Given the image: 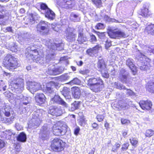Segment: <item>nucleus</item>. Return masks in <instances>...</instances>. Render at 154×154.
<instances>
[{"instance_id":"obj_21","label":"nucleus","mask_w":154,"mask_h":154,"mask_svg":"<svg viewBox=\"0 0 154 154\" xmlns=\"http://www.w3.org/2000/svg\"><path fill=\"white\" fill-rule=\"evenodd\" d=\"M48 112L53 116H57L61 115L62 111L60 108L52 106L50 107Z\"/></svg>"},{"instance_id":"obj_50","label":"nucleus","mask_w":154,"mask_h":154,"mask_svg":"<svg viewBox=\"0 0 154 154\" xmlns=\"http://www.w3.org/2000/svg\"><path fill=\"white\" fill-rule=\"evenodd\" d=\"M60 92L64 97H66V96L68 94L69 92L68 89L66 87H64L62 90H60Z\"/></svg>"},{"instance_id":"obj_7","label":"nucleus","mask_w":154,"mask_h":154,"mask_svg":"<svg viewBox=\"0 0 154 154\" xmlns=\"http://www.w3.org/2000/svg\"><path fill=\"white\" fill-rule=\"evenodd\" d=\"M6 134V138L10 140H12L15 137L17 140L20 142L24 143L26 141V135L24 132H22L17 135L9 130L8 133Z\"/></svg>"},{"instance_id":"obj_54","label":"nucleus","mask_w":154,"mask_h":154,"mask_svg":"<svg viewBox=\"0 0 154 154\" xmlns=\"http://www.w3.org/2000/svg\"><path fill=\"white\" fill-rule=\"evenodd\" d=\"M105 48L106 49H108L109 47L111 46V43L110 41H109L107 39L105 41Z\"/></svg>"},{"instance_id":"obj_53","label":"nucleus","mask_w":154,"mask_h":154,"mask_svg":"<svg viewBox=\"0 0 154 154\" xmlns=\"http://www.w3.org/2000/svg\"><path fill=\"white\" fill-rule=\"evenodd\" d=\"M36 16L35 15L31 14L30 15V22L32 23H34L36 19Z\"/></svg>"},{"instance_id":"obj_8","label":"nucleus","mask_w":154,"mask_h":154,"mask_svg":"<svg viewBox=\"0 0 154 154\" xmlns=\"http://www.w3.org/2000/svg\"><path fill=\"white\" fill-rule=\"evenodd\" d=\"M65 144V142L60 138L54 139L51 142V147L52 149L56 152L62 151Z\"/></svg>"},{"instance_id":"obj_34","label":"nucleus","mask_w":154,"mask_h":154,"mask_svg":"<svg viewBox=\"0 0 154 154\" xmlns=\"http://www.w3.org/2000/svg\"><path fill=\"white\" fill-rule=\"evenodd\" d=\"M87 40L86 36L84 35L83 33H79L78 34V37L77 41L80 44H82Z\"/></svg>"},{"instance_id":"obj_38","label":"nucleus","mask_w":154,"mask_h":154,"mask_svg":"<svg viewBox=\"0 0 154 154\" xmlns=\"http://www.w3.org/2000/svg\"><path fill=\"white\" fill-rule=\"evenodd\" d=\"M80 104L79 101H75L71 104V107L69 110L71 111H73L77 109Z\"/></svg>"},{"instance_id":"obj_29","label":"nucleus","mask_w":154,"mask_h":154,"mask_svg":"<svg viewBox=\"0 0 154 154\" xmlns=\"http://www.w3.org/2000/svg\"><path fill=\"white\" fill-rule=\"evenodd\" d=\"M48 70L50 74L56 75L62 73L64 71V69L63 67H60L52 69L49 68Z\"/></svg>"},{"instance_id":"obj_36","label":"nucleus","mask_w":154,"mask_h":154,"mask_svg":"<svg viewBox=\"0 0 154 154\" xmlns=\"http://www.w3.org/2000/svg\"><path fill=\"white\" fill-rule=\"evenodd\" d=\"M146 31L148 34L154 35V24L147 26L146 28Z\"/></svg>"},{"instance_id":"obj_32","label":"nucleus","mask_w":154,"mask_h":154,"mask_svg":"<svg viewBox=\"0 0 154 154\" xmlns=\"http://www.w3.org/2000/svg\"><path fill=\"white\" fill-rule=\"evenodd\" d=\"M70 19L74 22H79L80 20V18L79 15L78 14H76L72 12L70 15Z\"/></svg>"},{"instance_id":"obj_20","label":"nucleus","mask_w":154,"mask_h":154,"mask_svg":"<svg viewBox=\"0 0 154 154\" xmlns=\"http://www.w3.org/2000/svg\"><path fill=\"white\" fill-rule=\"evenodd\" d=\"M38 48L34 46H30L28 47L26 50V54H28L31 57V59L34 58L35 56L38 54Z\"/></svg>"},{"instance_id":"obj_17","label":"nucleus","mask_w":154,"mask_h":154,"mask_svg":"<svg viewBox=\"0 0 154 154\" xmlns=\"http://www.w3.org/2000/svg\"><path fill=\"white\" fill-rule=\"evenodd\" d=\"M54 95V97L50 100V103L51 104H57L60 105L64 107H68V104L59 95L55 94Z\"/></svg>"},{"instance_id":"obj_2","label":"nucleus","mask_w":154,"mask_h":154,"mask_svg":"<svg viewBox=\"0 0 154 154\" xmlns=\"http://www.w3.org/2000/svg\"><path fill=\"white\" fill-rule=\"evenodd\" d=\"M60 7L66 9H71L75 8L77 5L80 9H84L85 3L84 0H76L75 2V0H60Z\"/></svg>"},{"instance_id":"obj_31","label":"nucleus","mask_w":154,"mask_h":154,"mask_svg":"<svg viewBox=\"0 0 154 154\" xmlns=\"http://www.w3.org/2000/svg\"><path fill=\"white\" fill-rule=\"evenodd\" d=\"M97 67L98 70L102 72L106 68V65L104 60L103 59L99 60L97 63Z\"/></svg>"},{"instance_id":"obj_6","label":"nucleus","mask_w":154,"mask_h":154,"mask_svg":"<svg viewBox=\"0 0 154 154\" xmlns=\"http://www.w3.org/2000/svg\"><path fill=\"white\" fill-rule=\"evenodd\" d=\"M42 114L40 110L34 112L32 114V119L28 123V127L31 128H35L38 127L42 121Z\"/></svg>"},{"instance_id":"obj_27","label":"nucleus","mask_w":154,"mask_h":154,"mask_svg":"<svg viewBox=\"0 0 154 154\" xmlns=\"http://www.w3.org/2000/svg\"><path fill=\"white\" fill-rule=\"evenodd\" d=\"M102 80L100 77L91 76L87 81L86 83L87 85L90 87Z\"/></svg>"},{"instance_id":"obj_9","label":"nucleus","mask_w":154,"mask_h":154,"mask_svg":"<svg viewBox=\"0 0 154 154\" xmlns=\"http://www.w3.org/2000/svg\"><path fill=\"white\" fill-rule=\"evenodd\" d=\"M49 23L44 21H41L37 25V30L43 35H47L49 31Z\"/></svg>"},{"instance_id":"obj_25","label":"nucleus","mask_w":154,"mask_h":154,"mask_svg":"<svg viewBox=\"0 0 154 154\" xmlns=\"http://www.w3.org/2000/svg\"><path fill=\"white\" fill-rule=\"evenodd\" d=\"M126 65L128 66L131 70L134 75L136 74L137 69L134 63V60L132 59L128 58L126 61Z\"/></svg>"},{"instance_id":"obj_57","label":"nucleus","mask_w":154,"mask_h":154,"mask_svg":"<svg viewBox=\"0 0 154 154\" xmlns=\"http://www.w3.org/2000/svg\"><path fill=\"white\" fill-rule=\"evenodd\" d=\"M90 41L92 42H96L97 38L95 35L93 34H90Z\"/></svg>"},{"instance_id":"obj_16","label":"nucleus","mask_w":154,"mask_h":154,"mask_svg":"<svg viewBox=\"0 0 154 154\" xmlns=\"http://www.w3.org/2000/svg\"><path fill=\"white\" fill-rule=\"evenodd\" d=\"M75 29L73 28L68 27L65 32V36L66 40L70 42L75 41L76 37V34L74 33Z\"/></svg>"},{"instance_id":"obj_37","label":"nucleus","mask_w":154,"mask_h":154,"mask_svg":"<svg viewBox=\"0 0 154 154\" xmlns=\"http://www.w3.org/2000/svg\"><path fill=\"white\" fill-rule=\"evenodd\" d=\"M6 47L12 52H16L17 51V45L14 43L11 42L9 44H7Z\"/></svg>"},{"instance_id":"obj_1","label":"nucleus","mask_w":154,"mask_h":154,"mask_svg":"<svg viewBox=\"0 0 154 154\" xmlns=\"http://www.w3.org/2000/svg\"><path fill=\"white\" fill-rule=\"evenodd\" d=\"M10 85L11 86L12 91L17 93V96L18 97L17 99L22 100V103L23 105H26L29 103V98L24 97L21 94L24 89V86L23 79L19 78L11 79L10 82Z\"/></svg>"},{"instance_id":"obj_48","label":"nucleus","mask_w":154,"mask_h":154,"mask_svg":"<svg viewBox=\"0 0 154 154\" xmlns=\"http://www.w3.org/2000/svg\"><path fill=\"white\" fill-rule=\"evenodd\" d=\"M70 77L68 74L66 73L61 75L60 78L62 81H65L68 80Z\"/></svg>"},{"instance_id":"obj_46","label":"nucleus","mask_w":154,"mask_h":154,"mask_svg":"<svg viewBox=\"0 0 154 154\" xmlns=\"http://www.w3.org/2000/svg\"><path fill=\"white\" fill-rule=\"evenodd\" d=\"M49 83L51 85L52 87H53L54 89L56 88L57 89H58L61 86V85L57 82H52Z\"/></svg>"},{"instance_id":"obj_41","label":"nucleus","mask_w":154,"mask_h":154,"mask_svg":"<svg viewBox=\"0 0 154 154\" xmlns=\"http://www.w3.org/2000/svg\"><path fill=\"white\" fill-rule=\"evenodd\" d=\"M124 90H126V93L127 95L131 97L132 98H134L135 97V93L130 89H128L125 87Z\"/></svg>"},{"instance_id":"obj_26","label":"nucleus","mask_w":154,"mask_h":154,"mask_svg":"<svg viewBox=\"0 0 154 154\" xmlns=\"http://www.w3.org/2000/svg\"><path fill=\"white\" fill-rule=\"evenodd\" d=\"M43 91L45 94L50 96H53L55 94V89L52 87L49 83L47 85L45 89H44Z\"/></svg>"},{"instance_id":"obj_33","label":"nucleus","mask_w":154,"mask_h":154,"mask_svg":"<svg viewBox=\"0 0 154 154\" xmlns=\"http://www.w3.org/2000/svg\"><path fill=\"white\" fill-rule=\"evenodd\" d=\"M72 94L73 97L75 98H79L81 95V91L78 87L73 88L72 89Z\"/></svg>"},{"instance_id":"obj_11","label":"nucleus","mask_w":154,"mask_h":154,"mask_svg":"<svg viewBox=\"0 0 154 154\" xmlns=\"http://www.w3.org/2000/svg\"><path fill=\"white\" fill-rule=\"evenodd\" d=\"M50 41L51 40L49 39H47L46 40V43L45 45L50 48L49 51H50L51 53L53 52L55 53L54 51H55V50L61 51L63 49L64 44L63 43H52L50 42Z\"/></svg>"},{"instance_id":"obj_47","label":"nucleus","mask_w":154,"mask_h":154,"mask_svg":"<svg viewBox=\"0 0 154 154\" xmlns=\"http://www.w3.org/2000/svg\"><path fill=\"white\" fill-rule=\"evenodd\" d=\"M154 134V131L152 129L146 130L145 133V136L146 137H150Z\"/></svg>"},{"instance_id":"obj_3","label":"nucleus","mask_w":154,"mask_h":154,"mask_svg":"<svg viewBox=\"0 0 154 154\" xmlns=\"http://www.w3.org/2000/svg\"><path fill=\"white\" fill-rule=\"evenodd\" d=\"M3 64L10 70L13 71L18 66V59L11 54H8L3 60Z\"/></svg>"},{"instance_id":"obj_44","label":"nucleus","mask_w":154,"mask_h":154,"mask_svg":"<svg viewBox=\"0 0 154 154\" xmlns=\"http://www.w3.org/2000/svg\"><path fill=\"white\" fill-rule=\"evenodd\" d=\"M130 140V142L133 146L134 147H136L137 146V144L138 142L137 138L132 137Z\"/></svg>"},{"instance_id":"obj_43","label":"nucleus","mask_w":154,"mask_h":154,"mask_svg":"<svg viewBox=\"0 0 154 154\" xmlns=\"http://www.w3.org/2000/svg\"><path fill=\"white\" fill-rule=\"evenodd\" d=\"M7 86L5 82L2 80H0V91H5Z\"/></svg>"},{"instance_id":"obj_52","label":"nucleus","mask_w":154,"mask_h":154,"mask_svg":"<svg viewBox=\"0 0 154 154\" xmlns=\"http://www.w3.org/2000/svg\"><path fill=\"white\" fill-rule=\"evenodd\" d=\"M129 144L128 143H127L123 144L122 145V147L121 149V151H126L128 148Z\"/></svg>"},{"instance_id":"obj_22","label":"nucleus","mask_w":154,"mask_h":154,"mask_svg":"<svg viewBox=\"0 0 154 154\" xmlns=\"http://www.w3.org/2000/svg\"><path fill=\"white\" fill-rule=\"evenodd\" d=\"M149 5L148 3L144 4L141 8V11L140 13V15L143 17L146 18L150 17L151 14V12L149 11L148 8Z\"/></svg>"},{"instance_id":"obj_58","label":"nucleus","mask_w":154,"mask_h":154,"mask_svg":"<svg viewBox=\"0 0 154 154\" xmlns=\"http://www.w3.org/2000/svg\"><path fill=\"white\" fill-rule=\"evenodd\" d=\"M125 102H126V104H128L129 108L130 106L133 107L134 106V105L133 104L132 102L130 100L126 99Z\"/></svg>"},{"instance_id":"obj_24","label":"nucleus","mask_w":154,"mask_h":154,"mask_svg":"<svg viewBox=\"0 0 154 154\" xmlns=\"http://www.w3.org/2000/svg\"><path fill=\"white\" fill-rule=\"evenodd\" d=\"M46 98L42 93H37L35 97L36 102L39 105L44 103L46 101Z\"/></svg>"},{"instance_id":"obj_15","label":"nucleus","mask_w":154,"mask_h":154,"mask_svg":"<svg viewBox=\"0 0 154 154\" xmlns=\"http://www.w3.org/2000/svg\"><path fill=\"white\" fill-rule=\"evenodd\" d=\"M50 127L47 124L42 127L39 134V137L42 140H47L49 138Z\"/></svg>"},{"instance_id":"obj_64","label":"nucleus","mask_w":154,"mask_h":154,"mask_svg":"<svg viewBox=\"0 0 154 154\" xmlns=\"http://www.w3.org/2000/svg\"><path fill=\"white\" fill-rule=\"evenodd\" d=\"M148 50L151 53H152L154 54V46H150L148 47Z\"/></svg>"},{"instance_id":"obj_55","label":"nucleus","mask_w":154,"mask_h":154,"mask_svg":"<svg viewBox=\"0 0 154 154\" xmlns=\"http://www.w3.org/2000/svg\"><path fill=\"white\" fill-rule=\"evenodd\" d=\"M97 119L99 122L103 121L104 118V116L103 115H98L96 117Z\"/></svg>"},{"instance_id":"obj_4","label":"nucleus","mask_w":154,"mask_h":154,"mask_svg":"<svg viewBox=\"0 0 154 154\" xmlns=\"http://www.w3.org/2000/svg\"><path fill=\"white\" fill-rule=\"evenodd\" d=\"M32 59L34 62L38 63L42 65L46 66L47 63H48L51 60H53L56 54L54 52L51 53L50 51H47L46 54L45 58L37 55Z\"/></svg>"},{"instance_id":"obj_62","label":"nucleus","mask_w":154,"mask_h":154,"mask_svg":"<svg viewBox=\"0 0 154 154\" xmlns=\"http://www.w3.org/2000/svg\"><path fill=\"white\" fill-rule=\"evenodd\" d=\"M120 107L123 109L124 110L128 109L129 108L128 106V104H126V102L122 104L120 106Z\"/></svg>"},{"instance_id":"obj_23","label":"nucleus","mask_w":154,"mask_h":154,"mask_svg":"<svg viewBox=\"0 0 154 154\" xmlns=\"http://www.w3.org/2000/svg\"><path fill=\"white\" fill-rule=\"evenodd\" d=\"M139 104L141 108L143 110H149L151 109L152 106L151 101L149 100L140 101Z\"/></svg>"},{"instance_id":"obj_60","label":"nucleus","mask_w":154,"mask_h":154,"mask_svg":"<svg viewBox=\"0 0 154 154\" xmlns=\"http://www.w3.org/2000/svg\"><path fill=\"white\" fill-rule=\"evenodd\" d=\"M121 122L122 124L127 125L130 123V121L128 120L122 118L121 119Z\"/></svg>"},{"instance_id":"obj_56","label":"nucleus","mask_w":154,"mask_h":154,"mask_svg":"<svg viewBox=\"0 0 154 154\" xmlns=\"http://www.w3.org/2000/svg\"><path fill=\"white\" fill-rule=\"evenodd\" d=\"M104 28V25L102 23H98L95 26V28L97 29H102Z\"/></svg>"},{"instance_id":"obj_63","label":"nucleus","mask_w":154,"mask_h":154,"mask_svg":"<svg viewBox=\"0 0 154 154\" xmlns=\"http://www.w3.org/2000/svg\"><path fill=\"white\" fill-rule=\"evenodd\" d=\"M80 129L79 127L78 126H77L75 127L74 130V134L75 135H78L79 134V131Z\"/></svg>"},{"instance_id":"obj_45","label":"nucleus","mask_w":154,"mask_h":154,"mask_svg":"<svg viewBox=\"0 0 154 154\" xmlns=\"http://www.w3.org/2000/svg\"><path fill=\"white\" fill-rule=\"evenodd\" d=\"M80 83V81L77 78H75L73 79L72 80L70 81L69 84L70 85H79Z\"/></svg>"},{"instance_id":"obj_40","label":"nucleus","mask_w":154,"mask_h":154,"mask_svg":"<svg viewBox=\"0 0 154 154\" xmlns=\"http://www.w3.org/2000/svg\"><path fill=\"white\" fill-rule=\"evenodd\" d=\"M5 12H0V25L1 26L5 25L7 24L6 20L3 19L5 17Z\"/></svg>"},{"instance_id":"obj_51","label":"nucleus","mask_w":154,"mask_h":154,"mask_svg":"<svg viewBox=\"0 0 154 154\" xmlns=\"http://www.w3.org/2000/svg\"><path fill=\"white\" fill-rule=\"evenodd\" d=\"M40 8L42 11V12H44V13L46 12V10L49 9L47 5L45 3H42L40 5Z\"/></svg>"},{"instance_id":"obj_39","label":"nucleus","mask_w":154,"mask_h":154,"mask_svg":"<svg viewBox=\"0 0 154 154\" xmlns=\"http://www.w3.org/2000/svg\"><path fill=\"white\" fill-rule=\"evenodd\" d=\"M146 89L149 92L154 94V82L148 83Z\"/></svg>"},{"instance_id":"obj_19","label":"nucleus","mask_w":154,"mask_h":154,"mask_svg":"<svg viewBox=\"0 0 154 154\" xmlns=\"http://www.w3.org/2000/svg\"><path fill=\"white\" fill-rule=\"evenodd\" d=\"M104 87L103 82L102 80L95 84L90 86L89 88L93 91L97 92L101 91Z\"/></svg>"},{"instance_id":"obj_49","label":"nucleus","mask_w":154,"mask_h":154,"mask_svg":"<svg viewBox=\"0 0 154 154\" xmlns=\"http://www.w3.org/2000/svg\"><path fill=\"white\" fill-rule=\"evenodd\" d=\"M93 3L97 6L99 8L102 6V1L101 0H91Z\"/></svg>"},{"instance_id":"obj_12","label":"nucleus","mask_w":154,"mask_h":154,"mask_svg":"<svg viewBox=\"0 0 154 154\" xmlns=\"http://www.w3.org/2000/svg\"><path fill=\"white\" fill-rule=\"evenodd\" d=\"M27 88L32 94L37 91L41 88V86L39 83L32 82L26 79Z\"/></svg>"},{"instance_id":"obj_18","label":"nucleus","mask_w":154,"mask_h":154,"mask_svg":"<svg viewBox=\"0 0 154 154\" xmlns=\"http://www.w3.org/2000/svg\"><path fill=\"white\" fill-rule=\"evenodd\" d=\"M101 47L99 45H97L92 48L88 49L86 51L87 54L90 56H96L99 52V50L101 49Z\"/></svg>"},{"instance_id":"obj_61","label":"nucleus","mask_w":154,"mask_h":154,"mask_svg":"<svg viewBox=\"0 0 154 154\" xmlns=\"http://www.w3.org/2000/svg\"><path fill=\"white\" fill-rule=\"evenodd\" d=\"M79 124L81 126H83L85 123V119L83 118H81L79 121Z\"/></svg>"},{"instance_id":"obj_30","label":"nucleus","mask_w":154,"mask_h":154,"mask_svg":"<svg viewBox=\"0 0 154 154\" xmlns=\"http://www.w3.org/2000/svg\"><path fill=\"white\" fill-rule=\"evenodd\" d=\"M46 12L44 13L46 17L51 20H53L55 17V14L50 8L46 10Z\"/></svg>"},{"instance_id":"obj_42","label":"nucleus","mask_w":154,"mask_h":154,"mask_svg":"<svg viewBox=\"0 0 154 154\" xmlns=\"http://www.w3.org/2000/svg\"><path fill=\"white\" fill-rule=\"evenodd\" d=\"M114 85L116 88L120 90L125 89V88L124 85L119 82H115Z\"/></svg>"},{"instance_id":"obj_28","label":"nucleus","mask_w":154,"mask_h":154,"mask_svg":"<svg viewBox=\"0 0 154 154\" xmlns=\"http://www.w3.org/2000/svg\"><path fill=\"white\" fill-rule=\"evenodd\" d=\"M2 112L4 113L5 116L7 117H9L11 115H13L14 113V112L11 107L8 106H5L4 109L0 111L1 114Z\"/></svg>"},{"instance_id":"obj_13","label":"nucleus","mask_w":154,"mask_h":154,"mask_svg":"<svg viewBox=\"0 0 154 154\" xmlns=\"http://www.w3.org/2000/svg\"><path fill=\"white\" fill-rule=\"evenodd\" d=\"M108 35L110 38L117 39L125 38L128 36L124 32L121 30L109 31L108 32Z\"/></svg>"},{"instance_id":"obj_59","label":"nucleus","mask_w":154,"mask_h":154,"mask_svg":"<svg viewBox=\"0 0 154 154\" xmlns=\"http://www.w3.org/2000/svg\"><path fill=\"white\" fill-rule=\"evenodd\" d=\"M90 72V70L88 69H83L79 71V72L83 75L86 74Z\"/></svg>"},{"instance_id":"obj_35","label":"nucleus","mask_w":154,"mask_h":154,"mask_svg":"<svg viewBox=\"0 0 154 154\" xmlns=\"http://www.w3.org/2000/svg\"><path fill=\"white\" fill-rule=\"evenodd\" d=\"M97 34L99 38L103 42L105 41L108 39L106 35H108V33H106V32H97Z\"/></svg>"},{"instance_id":"obj_10","label":"nucleus","mask_w":154,"mask_h":154,"mask_svg":"<svg viewBox=\"0 0 154 154\" xmlns=\"http://www.w3.org/2000/svg\"><path fill=\"white\" fill-rule=\"evenodd\" d=\"M68 128L66 125L60 126H57V125H55L53 127V133L56 136L63 135L65 134L66 131L68 130Z\"/></svg>"},{"instance_id":"obj_14","label":"nucleus","mask_w":154,"mask_h":154,"mask_svg":"<svg viewBox=\"0 0 154 154\" xmlns=\"http://www.w3.org/2000/svg\"><path fill=\"white\" fill-rule=\"evenodd\" d=\"M129 73L125 69L122 68L120 71L119 75V78L120 81L123 83L125 84L127 86H130V84L128 81Z\"/></svg>"},{"instance_id":"obj_5","label":"nucleus","mask_w":154,"mask_h":154,"mask_svg":"<svg viewBox=\"0 0 154 154\" xmlns=\"http://www.w3.org/2000/svg\"><path fill=\"white\" fill-rule=\"evenodd\" d=\"M141 53H139L137 58L138 60L137 65L142 70H147L150 67V60Z\"/></svg>"}]
</instances>
